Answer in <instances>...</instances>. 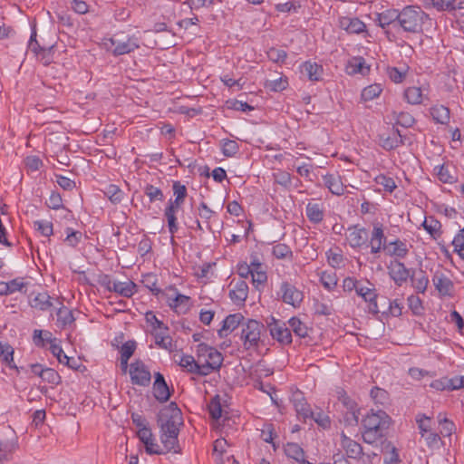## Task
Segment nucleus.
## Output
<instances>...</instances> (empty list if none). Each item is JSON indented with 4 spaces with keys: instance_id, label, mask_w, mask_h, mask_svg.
Returning <instances> with one entry per match:
<instances>
[{
    "instance_id": "48",
    "label": "nucleus",
    "mask_w": 464,
    "mask_h": 464,
    "mask_svg": "<svg viewBox=\"0 0 464 464\" xmlns=\"http://www.w3.org/2000/svg\"><path fill=\"white\" fill-rule=\"evenodd\" d=\"M416 422L418 424L420 436H425L428 432L431 430V418L426 416L425 414L419 413L416 416Z\"/></svg>"
},
{
    "instance_id": "32",
    "label": "nucleus",
    "mask_w": 464,
    "mask_h": 464,
    "mask_svg": "<svg viewBox=\"0 0 464 464\" xmlns=\"http://www.w3.org/2000/svg\"><path fill=\"white\" fill-rule=\"evenodd\" d=\"M175 362H177L181 368L185 369L189 373H195L197 362L192 355L188 354H175Z\"/></svg>"
},
{
    "instance_id": "57",
    "label": "nucleus",
    "mask_w": 464,
    "mask_h": 464,
    "mask_svg": "<svg viewBox=\"0 0 464 464\" xmlns=\"http://www.w3.org/2000/svg\"><path fill=\"white\" fill-rule=\"evenodd\" d=\"M375 182L383 187V188L392 193L396 188V183L391 177L381 174L375 178Z\"/></svg>"
},
{
    "instance_id": "5",
    "label": "nucleus",
    "mask_w": 464,
    "mask_h": 464,
    "mask_svg": "<svg viewBox=\"0 0 464 464\" xmlns=\"http://www.w3.org/2000/svg\"><path fill=\"white\" fill-rule=\"evenodd\" d=\"M278 295L284 303L293 307H299L304 299L303 292L287 281L281 283Z\"/></svg>"
},
{
    "instance_id": "28",
    "label": "nucleus",
    "mask_w": 464,
    "mask_h": 464,
    "mask_svg": "<svg viewBox=\"0 0 464 464\" xmlns=\"http://www.w3.org/2000/svg\"><path fill=\"white\" fill-rule=\"evenodd\" d=\"M152 335L155 339V344L165 350L171 351L173 346L172 338L169 334V330H158L152 332Z\"/></svg>"
},
{
    "instance_id": "1",
    "label": "nucleus",
    "mask_w": 464,
    "mask_h": 464,
    "mask_svg": "<svg viewBox=\"0 0 464 464\" xmlns=\"http://www.w3.org/2000/svg\"><path fill=\"white\" fill-rule=\"evenodd\" d=\"M391 417L382 410H370L361 420V433L362 441L375 448L388 449L391 442L387 440V434L391 426Z\"/></svg>"
},
{
    "instance_id": "2",
    "label": "nucleus",
    "mask_w": 464,
    "mask_h": 464,
    "mask_svg": "<svg viewBox=\"0 0 464 464\" xmlns=\"http://www.w3.org/2000/svg\"><path fill=\"white\" fill-rule=\"evenodd\" d=\"M158 425L160 429V441L166 451H179L178 436L179 428L183 425L180 409L175 402H170L162 408L158 414Z\"/></svg>"
},
{
    "instance_id": "20",
    "label": "nucleus",
    "mask_w": 464,
    "mask_h": 464,
    "mask_svg": "<svg viewBox=\"0 0 464 464\" xmlns=\"http://www.w3.org/2000/svg\"><path fill=\"white\" fill-rule=\"evenodd\" d=\"M248 285L245 280L237 281L233 288L229 291V297L234 304L240 305L243 304L247 298Z\"/></svg>"
},
{
    "instance_id": "21",
    "label": "nucleus",
    "mask_w": 464,
    "mask_h": 464,
    "mask_svg": "<svg viewBox=\"0 0 464 464\" xmlns=\"http://www.w3.org/2000/svg\"><path fill=\"white\" fill-rule=\"evenodd\" d=\"M324 69L322 65L312 63L310 61L304 62L301 65V73L305 76L309 81L318 82L322 80Z\"/></svg>"
},
{
    "instance_id": "50",
    "label": "nucleus",
    "mask_w": 464,
    "mask_h": 464,
    "mask_svg": "<svg viewBox=\"0 0 464 464\" xmlns=\"http://www.w3.org/2000/svg\"><path fill=\"white\" fill-rule=\"evenodd\" d=\"M288 86L286 77H279L276 80H267L265 83V87L273 92H281L285 90Z\"/></svg>"
},
{
    "instance_id": "37",
    "label": "nucleus",
    "mask_w": 464,
    "mask_h": 464,
    "mask_svg": "<svg viewBox=\"0 0 464 464\" xmlns=\"http://www.w3.org/2000/svg\"><path fill=\"white\" fill-rule=\"evenodd\" d=\"M103 192L110 201L115 205L120 204L124 198V192L118 186L113 184L107 186Z\"/></svg>"
},
{
    "instance_id": "10",
    "label": "nucleus",
    "mask_w": 464,
    "mask_h": 464,
    "mask_svg": "<svg viewBox=\"0 0 464 464\" xmlns=\"http://www.w3.org/2000/svg\"><path fill=\"white\" fill-rule=\"evenodd\" d=\"M432 283L441 296H450L452 295L453 282L442 270H437L434 273Z\"/></svg>"
},
{
    "instance_id": "39",
    "label": "nucleus",
    "mask_w": 464,
    "mask_h": 464,
    "mask_svg": "<svg viewBox=\"0 0 464 464\" xmlns=\"http://www.w3.org/2000/svg\"><path fill=\"white\" fill-rule=\"evenodd\" d=\"M406 101L411 104H420L422 102V91L420 87H409L404 92Z\"/></svg>"
},
{
    "instance_id": "63",
    "label": "nucleus",
    "mask_w": 464,
    "mask_h": 464,
    "mask_svg": "<svg viewBox=\"0 0 464 464\" xmlns=\"http://www.w3.org/2000/svg\"><path fill=\"white\" fill-rule=\"evenodd\" d=\"M34 227L44 237L53 235V224L49 221L36 220L34 223Z\"/></svg>"
},
{
    "instance_id": "33",
    "label": "nucleus",
    "mask_w": 464,
    "mask_h": 464,
    "mask_svg": "<svg viewBox=\"0 0 464 464\" xmlns=\"http://www.w3.org/2000/svg\"><path fill=\"white\" fill-rule=\"evenodd\" d=\"M284 450L288 458L295 459L298 463L301 460H304V458L305 457V452L303 448L295 442L286 443Z\"/></svg>"
},
{
    "instance_id": "31",
    "label": "nucleus",
    "mask_w": 464,
    "mask_h": 464,
    "mask_svg": "<svg viewBox=\"0 0 464 464\" xmlns=\"http://www.w3.org/2000/svg\"><path fill=\"white\" fill-rule=\"evenodd\" d=\"M412 286L418 293H425L429 285V278L423 270L413 273L411 276Z\"/></svg>"
},
{
    "instance_id": "24",
    "label": "nucleus",
    "mask_w": 464,
    "mask_h": 464,
    "mask_svg": "<svg viewBox=\"0 0 464 464\" xmlns=\"http://www.w3.org/2000/svg\"><path fill=\"white\" fill-rule=\"evenodd\" d=\"M324 186L334 195L341 196L344 193V186L340 176L326 174L323 176Z\"/></svg>"
},
{
    "instance_id": "62",
    "label": "nucleus",
    "mask_w": 464,
    "mask_h": 464,
    "mask_svg": "<svg viewBox=\"0 0 464 464\" xmlns=\"http://www.w3.org/2000/svg\"><path fill=\"white\" fill-rule=\"evenodd\" d=\"M66 238H65V242L70 246H76L79 242L81 241V238L82 237V234L80 232V231H76V230H73L72 228H70L68 227L66 229Z\"/></svg>"
},
{
    "instance_id": "3",
    "label": "nucleus",
    "mask_w": 464,
    "mask_h": 464,
    "mask_svg": "<svg viewBox=\"0 0 464 464\" xmlns=\"http://www.w3.org/2000/svg\"><path fill=\"white\" fill-rule=\"evenodd\" d=\"M428 20L429 15L420 6L407 5L399 10L397 29L409 34H420Z\"/></svg>"
},
{
    "instance_id": "52",
    "label": "nucleus",
    "mask_w": 464,
    "mask_h": 464,
    "mask_svg": "<svg viewBox=\"0 0 464 464\" xmlns=\"http://www.w3.org/2000/svg\"><path fill=\"white\" fill-rule=\"evenodd\" d=\"M209 415L214 420H218L222 414V408L219 396H215L208 404Z\"/></svg>"
},
{
    "instance_id": "8",
    "label": "nucleus",
    "mask_w": 464,
    "mask_h": 464,
    "mask_svg": "<svg viewBox=\"0 0 464 464\" xmlns=\"http://www.w3.org/2000/svg\"><path fill=\"white\" fill-rule=\"evenodd\" d=\"M268 328L271 336L280 343L290 344L292 343L291 331L284 322L272 318V322L268 323Z\"/></svg>"
},
{
    "instance_id": "60",
    "label": "nucleus",
    "mask_w": 464,
    "mask_h": 464,
    "mask_svg": "<svg viewBox=\"0 0 464 464\" xmlns=\"http://www.w3.org/2000/svg\"><path fill=\"white\" fill-rule=\"evenodd\" d=\"M308 418H312L319 426L323 427L324 429L329 428L331 425V420L329 416L323 411H312V415H309Z\"/></svg>"
},
{
    "instance_id": "45",
    "label": "nucleus",
    "mask_w": 464,
    "mask_h": 464,
    "mask_svg": "<svg viewBox=\"0 0 464 464\" xmlns=\"http://www.w3.org/2000/svg\"><path fill=\"white\" fill-rule=\"evenodd\" d=\"M0 358L10 367L16 368L14 362V349L8 343H0Z\"/></svg>"
},
{
    "instance_id": "61",
    "label": "nucleus",
    "mask_w": 464,
    "mask_h": 464,
    "mask_svg": "<svg viewBox=\"0 0 464 464\" xmlns=\"http://www.w3.org/2000/svg\"><path fill=\"white\" fill-rule=\"evenodd\" d=\"M320 281L322 285L328 290L333 289L337 285V278L334 273L323 272Z\"/></svg>"
},
{
    "instance_id": "53",
    "label": "nucleus",
    "mask_w": 464,
    "mask_h": 464,
    "mask_svg": "<svg viewBox=\"0 0 464 464\" xmlns=\"http://www.w3.org/2000/svg\"><path fill=\"white\" fill-rule=\"evenodd\" d=\"M239 150V146L236 140H224L222 141V152L227 157L235 156Z\"/></svg>"
},
{
    "instance_id": "38",
    "label": "nucleus",
    "mask_w": 464,
    "mask_h": 464,
    "mask_svg": "<svg viewBox=\"0 0 464 464\" xmlns=\"http://www.w3.org/2000/svg\"><path fill=\"white\" fill-rule=\"evenodd\" d=\"M422 227L434 239L440 236V229L441 227V224L434 218H426L422 223Z\"/></svg>"
},
{
    "instance_id": "46",
    "label": "nucleus",
    "mask_w": 464,
    "mask_h": 464,
    "mask_svg": "<svg viewBox=\"0 0 464 464\" xmlns=\"http://www.w3.org/2000/svg\"><path fill=\"white\" fill-rule=\"evenodd\" d=\"M153 394L160 401H167L170 397V392L166 382L153 385Z\"/></svg>"
},
{
    "instance_id": "27",
    "label": "nucleus",
    "mask_w": 464,
    "mask_h": 464,
    "mask_svg": "<svg viewBox=\"0 0 464 464\" xmlns=\"http://www.w3.org/2000/svg\"><path fill=\"white\" fill-rule=\"evenodd\" d=\"M390 275L395 284L401 286L410 277V271L403 263L396 262L391 269Z\"/></svg>"
},
{
    "instance_id": "30",
    "label": "nucleus",
    "mask_w": 464,
    "mask_h": 464,
    "mask_svg": "<svg viewBox=\"0 0 464 464\" xmlns=\"http://www.w3.org/2000/svg\"><path fill=\"white\" fill-rule=\"evenodd\" d=\"M306 217L310 222L318 224L324 219V210L317 203H308L305 208Z\"/></svg>"
},
{
    "instance_id": "34",
    "label": "nucleus",
    "mask_w": 464,
    "mask_h": 464,
    "mask_svg": "<svg viewBox=\"0 0 464 464\" xmlns=\"http://www.w3.org/2000/svg\"><path fill=\"white\" fill-rule=\"evenodd\" d=\"M31 305L34 308L41 311H46L52 307L51 296L47 292L38 293L31 302Z\"/></svg>"
},
{
    "instance_id": "19",
    "label": "nucleus",
    "mask_w": 464,
    "mask_h": 464,
    "mask_svg": "<svg viewBox=\"0 0 464 464\" xmlns=\"http://www.w3.org/2000/svg\"><path fill=\"white\" fill-rule=\"evenodd\" d=\"M339 25L349 34H361L366 31L365 24L357 17L343 16L339 19Z\"/></svg>"
},
{
    "instance_id": "64",
    "label": "nucleus",
    "mask_w": 464,
    "mask_h": 464,
    "mask_svg": "<svg viewBox=\"0 0 464 464\" xmlns=\"http://www.w3.org/2000/svg\"><path fill=\"white\" fill-rule=\"evenodd\" d=\"M437 176L443 183L452 184L455 181V178L450 174L448 167H445L444 165L439 167Z\"/></svg>"
},
{
    "instance_id": "41",
    "label": "nucleus",
    "mask_w": 464,
    "mask_h": 464,
    "mask_svg": "<svg viewBox=\"0 0 464 464\" xmlns=\"http://www.w3.org/2000/svg\"><path fill=\"white\" fill-rule=\"evenodd\" d=\"M289 326L295 335L304 338L308 334L307 326L297 317H292L288 321Z\"/></svg>"
},
{
    "instance_id": "14",
    "label": "nucleus",
    "mask_w": 464,
    "mask_h": 464,
    "mask_svg": "<svg viewBox=\"0 0 464 464\" xmlns=\"http://www.w3.org/2000/svg\"><path fill=\"white\" fill-rule=\"evenodd\" d=\"M198 352L199 357H206V362L211 363L218 371L220 369L223 362V356L216 348L208 346L206 343H200L198 346Z\"/></svg>"
},
{
    "instance_id": "12",
    "label": "nucleus",
    "mask_w": 464,
    "mask_h": 464,
    "mask_svg": "<svg viewBox=\"0 0 464 464\" xmlns=\"http://www.w3.org/2000/svg\"><path fill=\"white\" fill-rule=\"evenodd\" d=\"M246 318L240 314H232L227 315L223 320L222 327L218 330V334L220 338L227 337L229 334L235 331L237 327L242 328L243 323Z\"/></svg>"
},
{
    "instance_id": "55",
    "label": "nucleus",
    "mask_w": 464,
    "mask_h": 464,
    "mask_svg": "<svg viewBox=\"0 0 464 464\" xmlns=\"http://www.w3.org/2000/svg\"><path fill=\"white\" fill-rule=\"evenodd\" d=\"M393 115L394 119L396 120V124L402 127H411L415 122V119L408 112H394Z\"/></svg>"
},
{
    "instance_id": "11",
    "label": "nucleus",
    "mask_w": 464,
    "mask_h": 464,
    "mask_svg": "<svg viewBox=\"0 0 464 464\" xmlns=\"http://www.w3.org/2000/svg\"><path fill=\"white\" fill-rule=\"evenodd\" d=\"M370 286L362 285L361 283L357 288L356 294L362 297L365 302L369 304V312L374 314L379 313L377 304L378 295L375 292V288L372 284L367 282Z\"/></svg>"
},
{
    "instance_id": "36",
    "label": "nucleus",
    "mask_w": 464,
    "mask_h": 464,
    "mask_svg": "<svg viewBox=\"0 0 464 464\" xmlns=\"http://www.w3.org/2000/svg\"><path fill=\"white\" fill-rule=\"evenodd\" d=\"M433 120L440 124H446L450 121V110L443 105H436L430 109Z\"/></svg>"
},
{
    "instance_id": "42",
    "label": "nucleus",
    "mask_w": 464,
    "mask_h": 464,
    "mask_svg": "<svg viewBox=\"0 0 464 464\" xmlns=\"http://www.w3.org/2000/svg\"><path fill=\"white\" fill-rule=\"evenodd\" d=\"M272 253L277 259H292L293 252L291 248L283 243H278L273 246Z\"/></svg>"
},
{
    "instance_id": "9",
    "label": "nucleus",
    "mask_w": 464,
    "mask_h": 464,
    "mask_svg": "<svg viewBox=\"0 0 464 464\" xmlns=\"http://www.w3.org/2000/svg\"><path fill=\"white\" fill-rule=\"evenodd\" d=\"M45 334L49 336L50 344H51L50 351L53 353V355L57 358L58 362L60 363L65 364L66 366H68L71 369L77 370L80 367V363H79L78 360H76L72 357L67 356L64 353L63 348L58 343H56V340L51 339L52 334L50 332L46 331Z\"/></svg>"
},
{
    "instance_id": "18",
    "label": "nucleus",
    "mask_w": 464,
    "mask_h": 464,
    "mask_svg": "<svg viewBox=\"0 0 464 464\" xmlns=\"http://www.w3.org/2000/svg\"><path fill=\"white\" fill-rule=\"evenodd\" d=\"M368 237V231L364 227H359L358 226H354L349 228L347 239L349 245L353 248H359L366 245Z\"/></svg>"
},
{
    "instance_id": "13",
    "label": "nucleus",
    "mask_w": 464,
    "mask_h": 464,
    "mask_svg": "<svg viewBox=\"0 0 464 464\" xmlns=\"http://www.w3.org/2000/svg\"><path fill=\"white\" fill-rule=\"evenodd\" d=\"M341 446L348 458L361 459L364 456L362 445L349 438L344 432L341 433Z\"/></svg>"
},
{
    "instance_id": "23",
    "label": "nucleus",
    "mask_w": 464,
    "mask_h": 464,
    "mask_svg": "<svg viewBox=\"0 0 464 464\" xmlns=\"http://www.w3.org/2000/svg\"><path fill=\"white\" fill-rule=\"evenodd\" d=\"M291 401L298 415L302 416L304 419H306L309 415H312L310 406L306 402L302 392L296 391L293 392Z\"/></svg>"
},
{
    "instance_id": "58",
    "label": "nucleus",
    "mask_w": 464,
    "mask_h": 464,
    "mask_svg": "<svg viewBox=\"0 0 464 464\" xmlns=\"http://www.w3.org/2000/svg\"><path fill=\"white\" fill-rule=\"evenodd\" d=\"M387 75L395 83H401L406 78L407 71H401L397 67H387Z\"/></svg>"
},
{
    "instance_id": "6",
    "label": "nucleus",
    "mask_w": 464,
    "mask_h": 464,
    "mask_svg": "<svg viewBox=\"0 0 464 464\" xmlns=\"http://www.w3.org/2000/svg\"><path fill=\"white\" fill-rule=\"evenodd\" d=\"M130 375L133 384L146 387L150 383V372L140 360L130 363Z\"/></svg>"
},
{
    "instance_id": "7",
    "label": "nucleus",
    "mask_w": 464,
    "mask_h": 464,
    "mask_svg": "<svg viewBox=\"0 0 464 464\" xmlns=\"http://www.w3.org/2000/svg\"><path fill=\"white\" fill-rule=\"evenodd\" d=\"M386 241L387 239L384 235L382 224L374 223L371 233L369 245L366 244L365 246H370L371 253L376 255L379 254L382 250H385V246H387Z\"/></svg>"
},
{
    "instance_id": "25",
    "label": "nucleus",
    "mask_w": 464,
    "mask_h": 464,
    "mask_svg": "<svg viewBox=\"0 0 464 464\" xmlns=\"http://www.w3.org/2000/svg\"><path fill=\"white\" fill-rule=\"evenodd\" d=\"M384 251L388 256L404 258L409 253V248L406 242L396 239L387 244Z\"/></svg>"
},
{
    "instance_id": "47",
    "label": "nucleus",
    "mask_w": 464,
    "mask_h": 464,
    "mask_svg": "<svg viewBox=\"0 0 464 464\" xmlns=\"http://www.w3.org/2000/svg\"><path fill=\"white\" fill-rule=\"evenodd\" d=\"M173 194L175 196L176 204H183L188 195L187 188L180 181H174L172 185Z\"/></svg>"
},
{
    "instance_id": "44",
    "label": "nucleus",
    "mask_w": 464,
    "mask_h": 464,
    "mask_svg": "<svg viewBox=\"0 0 464 464\" xmlns=\"http://www.w3.org/2000/svg\"><path fill=\"white\" fill-rule=\"evenodd\" d=\"M179 291L174 285H169L165 289H160V293H158L155 296L159 300H164L168 306L169 307L172 304V300L174 296L178 295Z\"/></svg>"
},
{
    "instance_id": "43",
    "label": "nucleus",
    "mask_w": 464,
    "mask_h": 464,
    "mask_svg": "<svg viewBox=\"0 0 464 464\" xmlns=\"http://www.w3.org/2000/svg\"><path fill=\"white\" fill-rule=\"evenodd\" d=\"M142 285L148 288L153 295H156L160 293V289L158 285V277L155 274L150 273L142 276L141 279Z\"/></svg>"
},
{
    "instance_id": "51",
    "label": "nucleus",
    "mask_w": 464,
    "mask_h": 464,
    "mask_svg": "<svg viewBox=\"0 0 464 464\" xmlns=\"http://www.w3.org/2000/svg\"><path fill=\"white\" fill-rule=\"evenodd\" d=\"M452 245L454 246V252L464 260V227L454 237Z\"/></svg>"
},
{
    "instance_id": "29",
    "label": "nucleus",
    "mask_w": 464,
    "mask_h": 464,
    "mask_svg": "<svg viewBox=\"0 0 464 464\" xmlns=\"http://www.w3.org/2000/svg\"><path fill=\"white\" fill-rule=\"evenodd\" d=\"M137 285L132 281L116 282L113 284V292L121 295L123 297H131L136 293Z\"/></svg>"
},
{
    "instance_id": "54",
    "label": "nucleus",
    "mask_w": 464,
    "mask_h": 464,
    "mask_svg": "<svg viewBox=\"0 0 464 464\" xmlns=\"http://www.w3.org/2000/svg\"><path fill=\"white\" fill-rule=\"evenodd\" d=\"M42 380L53 385H58L62 382V378L59 373L52 368L44 369Z\"/></svg>"
},
{
    "instance_id": "56",
    "label": "nucleus",
    "mask_w": 464,
    "mask_h": 464,
    "mask_svg": "<svg viewBox=\"0 0 464 464\" xmlns=\"http://www.w3.org/2000/svg\"><path fill=\"white\" fill-rule=\"evenodd\" d=\"M145 318L147 323L151 325L153 332L158 330H169V327L162 321L159 320L153 312L146 313Z\"/></svg>"
},
{
    "instance_id": "35",
    "label": "nucleus",
    "mask_w": 464,
    "mask_h": 464,
    "mask_svg": "<svg viewBox=\"0 0 464 464\" xmlns=\"http://www.w3.org/2000/svg\"><path fill=\"white\" fill-rule=\"evenodd\" d=\"M56 315L57 324L62 328H65L66 326L72 324L74 322L72 311L64 305H62L58 309Z\"/></svg>"
},
{
    "instance_id": "16",
    "label": "nucleus",
    "mask_w": 464,
    "mask_h": 464,
    "mask_svg": "<svg viewBox=\"0 0 464 464\" xmlns=\"http://www.w3.org/2000/svg\"><path fill=\"white\" fill-rule=\"evenodd\" d=\"M138 437L140 441L145 445L146 452L149 454L160 455L165 453L166 450L155 442L153 434L149 428H143L138 430Z\"/></svg>"
},
{
    "instance_id": "26",
    "label": "nucleus",
    "mask_w": 464,
    "mask_h": 464,
    "mask_svg": "<svg viewBox=\"0 0 464 464\" xmlns=\"http://www.w3.org/2000/svg\"><path fill=\"white\" fill-rule=\"evenodd\" d=\"M172 301L173 302L169 308L175 313L179 314H186L189 311L191 306L189 296L182 295L179 292L178 295L174 296Z\"/></svg>"
},
{
    "instance_id": "4",
    "label": "nucleus",
    "mask_w": 464,
    "mask_h": 464,
    "mask_svg": "<svg viewBox=\"0 0 464 464\" xmlns=\"http://www.w3.org/2000/svg\"><path fill=\"white\" fill-rule=\"evenodd\" d=\"M265 325L255 319H246L240 330L239 338L246 350H256L261 343V336L265 333Z\"/></svg>"
},
{
    "instance_id": "17",
    "label": "nucleus",
    "mask_w": 464,
    "mask_h": 464,
    "mask_svg": "<svg viewBox=\"0 0 464 464\" xmlns=\"http://www.w3.org/2000/svg\"><path fill=\"white\" fill-rule=\"evenodd\" d=\"M399 18V10L398 9H386L382 13H376L374 22L382 29L387 28L389 25H392L393 28L397 29V23Z\"/></svg>"
},
{
    "instance_id": "22",
    "label": "nucleus",
    "mask_w": 464,
    "mask_h": 464,
    "mask_svg": "<svg viewBox=\"0 0 464 464\" xmlns=\"http://www.w3.org/2000/svg\"><path fill=\"white\" fill-rule=\"evenodd\" d=\"M111 44L114 46L113 54L122 55L130 53L139 48V44L136 39L127 38L124 41L118 39H111Z\"/></svg>"
},
{
    "instance_id": "15",
    "label": "nucleus",
    "mask_w": 464,
    "mask_h": 464,
    "mask_svg": "<svg viewBox=\"0 0 464 464\" xmlns=\"http://www.w3.org/2000/svg\"><path fill=\"white\" fill-rule=\"evenodd\" d=\"M406 137L399 130L392 129L387 134L380 136L381 146L386 150H394L405 143Z\"/></svg>"
},
{
    "instance_id": "40",
    "label": "nucleus",
    "mask_w": 464,
    "mask_h": 464,
    "mask_svg": "<svg viewBox=\"0 0 464 464\" xmlns=\"http://www.w3.org/2000/svg\"><path fill=\"white\" fill-rule=\"evenodd\" d=\"M382 92V87L381 84L374 83L365 87L361 93V98L364 102L372 101L373 99L379 97V95Z\"/></svg>"
},
{
    "instance_id": "49",
    "label": "nucleus",
    "mask_w": 464,
    "mask_h": 464,
    "mask_svg": "<svg viewBox=\"0 0 464 464\" xmlns=\"http://www.w3.org/2000/svg\"><path fill=\"white\" fill-rule=\"evenodd\" d=\"M144 193L150 198V202L162 201L164 199L162 190L151 184H147L145 186Z\"/></svg>"
},
{
    "instance_id": "59",
    "label": "nucleus",
    "mask_w": 464,
    "mask_h": 464,
    "mask_svg": "<svg viewBox=\"0 0 464 464\" xmlns=\"http://www.w3.org/2000/svg\"><path fill=\"white\" fill-rule=\"evenodd\" d=\"M371 398L376 404H384L388 401V392L379 387H373L370 392Z\"/></svg>"
}]
</instances>
